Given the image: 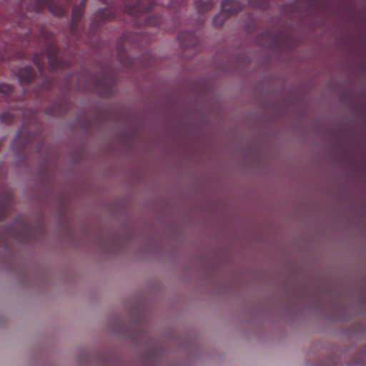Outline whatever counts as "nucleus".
I'll use <instances>...</instances> for the list:
<instances>
[{
    "label": "nucleus",
    "mask_w": 366,
    "mask_h": 366,
    "mask_svg": "<svg viewBox=\"0 0 366 366\" xmlns=\"http://www.w3.org/2000/svg\"><path fill=\"white\" fill-rule=\"evenodd\" d=\"M243 4L233 0H223L221 4V11L213 19L216 26H221L227 18L236 14L242 10Z\"/></svg>",
    "instance_id": "nucleus-5"
},
{
    "label": "nucleus",
    "mask_w": 366,
    "mask_h": 366,
    "mask_svg": "<svg viewBox=\"0 0 366 366\" xmlns=\"http://www.w3.org/2000/svg\"><path fill=\"white\" fill-rule=\"evenodd\" d=\"M100 16L105 21L114 19L117 18V11L112 8H106L100 11Z\"/></svg>",
    "instance_id": "nucleus-14"
},
{
    "label": "nucleus",
    "mask_w": 366,
    "mask_h": 366,
    "mask_svg": "<svg viewBox=\"0 0 366 366\" xmlns=\"http://www.w3.org/2000/svg\"><path fill=\"white\" fill-rule=\"evenodd\" d=\"M36 113L29 109L21 108L16 111V114H12L10 112H4L0 116V120L2 123L6 124H10L14 122L16 117H19L21 119L24 120V124H30L33 120L36 119Z\"/></svg>",
    "instance_id": "nucleus-6"
},
{
    "label": "nucleus",
    "mask_w": 366,
    "mask_h": 366,
    "mask_svg": "<svg viewBox=\"0 0 366 366\" xmlns=\"http://www.w3.org/2000/svg\"><path fill=\"white\" fill-rule=\"evenodd\" d=\"M12 92V87L9 84H0V93L2 94L5 101H9V95Z\"/></svg>",
    "instance_id": "nucleus-16"
},
{
    "label": "nucleus",
    "mask_w": 366,
    "mask_h": 366,
    "mask_svg": "<svg viewBox=\"0 0 366 366\" xmlns=\"http://www.w3.org/2000/svg\"><path fill=\"white\" fill-rule=\"evenodd\" d=\"M124 13L137 20L139 26H157L162 23L159 14L148 15L155 5L154 0H124Z\"/></svg>",
    "instance_id": "nucleus-1"
},
{
    "label": "nucleus",
    "mask_w": 366,
    "mask_h": 366,
    "mask_svg": "<svg viewBox=\"0 0 366 366\" xmlns=\"http://www.w3.org/2000/svg\"><path fill=\"white\" fill-rule=\"evenodd\" d=\"M100 1L105 4H109L112 1V0H100Z\"/></svg>",
    "instance_id": "nucleus-19"
},
{
    "label": "nucleus",
    "mask_w": 366,
    "mask_h": 366,
    "mask_svg": "<svg viewBox=\"0 0 366 366\" xmlns=\"http://www.w3.org/2000/svg\"><path fill=\"white\" fill-rule=\"evenodd\" d=\"M36 76L35 70L31 66L21 68L18 73V76L21 84H27L31 81Z\"/></svg>",
    "instance_id": "nucleus-11"
},
{
    "label": "nucleus",
    "mask_w": 366,
    "mask_h": 366,
    "mask_svg": "<svg viewBox=\"0 0 366 366\" xmlns=\"http://www.w3.org/2000/svg\"><path fill=\"white\" fill-rule=\"evenodd\" d=\"M86 2V0H81V3L78 5H75L72 9L71 14V28L72 29H75L77 26L79 22L81 20V18L84 14V5Z\"/></svg>",
    "instance_id": "nucleus-10"
},
{
    "label": "nucleus",
    "mask_w": 366,
    "mask_h": 366,
    "mask_svg": "<svg viewBox=\"0 0 366 366\" xmlns=\"http://www.w3.org/2000/svg\"><path fill=\"white\" fill-rule=\"evenodd\" d=\"M178 39L182 46L194 47L199 43L196 32L193 31H183L179 33Z\"/></svg>",
    "instance_id": "nucleus-8"
},
{
    "label": "nucleus",
    "mask_w": 366,
    "mask_h": 366,
    "mask_svg": "<svg viewBox=\"0 0 366 366\" xmlns=\"http://www.w3.org/2000/svg\"><path fill=\"white\" fill-rule=\"evenodd\" d=\"M186 4V0H172L169 6L171 9H177L179 7L182 6V5Z\"/></svg>",
    "instance_id": "nucleus-17"
},
{
    "label": "nucleus",
    "mask_w": 366,
    "mask_h": 366,
    "mask_svg": "<svg viewBox=\"0 0 366 366\" xmlns=\"http://www.w3.org/2000/svg\"><path fill=\"white\" fill-rule=\"evenodd\" d=\"M13 204V196L10 192H4L0 194V220L4 219Z\"/></svg>",
    "instance_id": "nucleus-9"
},
{
    "label": "nucleus",
    "mask_w": 366,
    "mask_h": 366,
    "mask_svg": "<svg viewBox=\"0 0 366 366\" xmlns=\"http://www.w3.org/2000/svg\"><path fill=\"white\" fill-rule=\"evenodd\" d=\"M21 137L22 141L19 147L20 149L25 147L31 142V137L29 132H28L27 125H24L22 128L19 131L14 141L16 142L19 139H21Z\"/></svg>",
    "instance_id": "nucleus-12"
},
{
    "label": "nucleus",
    "mask_w": 366,
    "mask_h": 366,
    "mask_svg": "<svg viewBox=\"0 0 366 366\" xmlns=\"http://www.w3.org/2000/svg\"><path fill=\"white\" fill-rule=\"evenodd\" d=\"M10 55L0 53V63L10 59Z\"/></svg>",
    "instance_id": "nucleus-18"
},
{
    "label": "nucleus",
    "mask_w": 366,
    "mask_h": 366,
    "mask_svg": "<svg viewBox=\"0 0 366 366\" xmlns=\"http://www.w3.org/2000/svg\"><path fill=\"white\" fill-rule=\"evenodd\" d=\"M263 46H267V44L265 42V43H263L262 44Z\"/></svg>",
    "instance_id": "nucleus-21"
},
{
    "label": "nucleus",
    "mask_w": 366,
    "mask_h": 366,
    "mask_svg": "<svg viewBox=\"0 0 366 366\" xmlns=\"http://www.w3.org/2000/svg\"><path fill=\"white\" fill-rule=\"evenodd\" d=\"M29 230V227L26 224L9 226L0 232V244H5L9 239L24 242L27 239Z\"/></svg>",
    "instance_id": "nucleus-4"
},
{
    "label": "nucleus",
    "mask_w": 366,
    "mask_h": 366,
    "mask_svg": "<svg viewBox=\"0 0 366 366\" xmlns=\"http://www.w3.org/2000/svg\"><path fill=\"white\" fill-rule=\"evenodd\" d=\"M122 53H124V49L123 48L119 50V55H121Z\"/></svg>",
    "instance_id": "nucleus-20"
},
{
    "label": "nucleus",
    "mask_w": 366,
    "mask_h": 366,
    "mask_svg": "<svg viewBox=\"0 0 366 366\" xmlns=\"http://www.w3.org/2000/svg\"><path fill=\"white\" fill-rule=\"evenodd\" d=\"M28 4V10L40 13L47 8L49 11L56 16H63L68 12L70 7L69 0L64 3L56 2L54 0H24Z\"/></svg>",
    "instance_id": "nucleus-3"
},
{
    "label": "nucleus",
    "mask_w": 366,
    "mask_h": 366,
    "mask_svg": "<svg viewBox=\"0 0 366 366\" xmlns=\"http://www.w3.org/2000/svg\"><path fill=\"white\" fill-rule=\"evenodd\" d=\"M44 60H47L51 70L63 69L70 66V62L64 61L59 56V49L56 44L51 41H46L44 50L36 54L32 59L34 64L41 74L44 72Z\"/></svg>",
    "instance_id": "nucleus-2"
},
{
    "label": "nucleus",
    "mask_w": 366,
    "mask_h": 366,
    "mask_svg": "<svg viewBox=\"0 0 366 366\" xmlns=\"http://www.w3.org/2000/svg\"><path fill=\"white\" fill-rule=\"evenodd\" d=\"M92 81L94 89L101 96L107 97L113 92V80L112 78H109L107 75L103 74L99 77H95Z\"/></svg>",
    "instance_id": "nucleus-7"
},
{
    "label": "nucleus",
    "mask_w": 366,
    "mask_h": 366,
    "mask_svg": "<svg viewBox=\"0 0 366 366\" xmlns=\"http://www.w3.org/2000/svg\"><path fill=\"white\" fill-rule=\"evenodd\" d=\"M215 1L214 0H195L194 4L199 13L212 9Z\"/></svg>",
    "instance_id": "nucleus-13"
},
{
    "label": "nucleus",
    "mask_w": 366,
    "mask_h": 366,
    "mask_svg": "<svg viewBox=\"0 0 366 366\" xmlns=\"http://www.w3.org/2000/svg\"><path fill=\"white\" fill-rule=\"evenodd\" d=\"M249 6L261 10H264L269 6V0H248Z\"/></svg>",
    "instance_id": "nucleus-15"
}]
</instances>
